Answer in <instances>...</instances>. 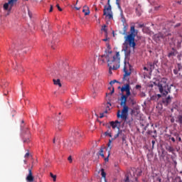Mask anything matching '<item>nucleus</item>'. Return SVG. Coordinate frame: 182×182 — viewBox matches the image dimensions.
<instances>
[{"mask_svg": "<svg viewBox=\"0 0 182 182\" xmlns=\"http://www.w3.org/2000/svg\"><path fill=\"white\" fill-rule=\"evenodd\" d=\"M100 62L107 63L109 73L112 75V70H117L120 68V53L117 52L115 55L109 58V52L106 51L105 55L99 56Z\"/></svg>", "mask_w": 182, "mask_h": 182, "instance_id": "obj_1", "label": "nucleus"}, {"mask_svg": "<svg viewBox=\"0 0 182 182\" xmlns=\"http://www.w3.org/2000/svg\"><path fill=\"white\" fill-rule=\"evenodd\" d=\"M132 90V87H130V84H124L121 87V92L122 94L121 98H120V106L123 107V113H127V110H129V107L126 105L127 103V99L129 98V96H132V97H136L137 96V92L133 91L132 92H130Z\"/></svg>", "mask_w": 182, "mask_h": 182, "instance_id": "obj_2", "label": "nucleus"}, {"mask_svg": "<svg viewBox=\"0 0 182 182\" xmlns=\"http://www.w3.org/2000/svg\"><path fill=\"white\" fill-rule=\"evenodd\" d=\"M158 87L160 93L164 97L167 96L168 93L171 92L170 90L171 87H168V85H167V82L164 78L158 82Z\"/></svg>", "mask_w": 182, "mask_h": 182, "instance_id": "obj_3", "label": "nucleus"}, {"mask_svg": "<svg viewBox=\"0 0 182 182\" xmlns=\"http://www.w3.org/2000/svg\"><path fill=\"white\" fill-rule=\"evenodd\" d=\"M127 116H129V109L127 111V112H123L122 109L121 114L120 110H118L117 113V117L118 119H122V120H124V122H126L127 124H128L129 127H133V117L127 118Z\"/></svg>", "mask_w": 182, "mask_h": 182, "instance_id": "obj_4", "label": "nucleus"}, {"mask_svg": "<svg viewBox=\"0 0 182 182\" xmlns=\"http://www.w3.org/2000/svg\"><path fill=\"white\" fill-rule=\"evenodd\" d=\"M105 0H100L101 5H105ZM107 6H104L103 15L108 19H113V13L112 12V6L110 5V0H107Z\"/></svg>", "mask_w": 182, "mask_h": 182, "instance_id": "obj_5", "label": "nucleus"}, {"mask_svg": "<svg viewBox=\"0 0 182 182\" xmlns=\"http://www.w3.org/2000/svg\"><path fill=\"white\" fill-rule=\"evenodd\" d=\"M136 37L132 36H124V46H129L130 48H133L134 49L136 48V42L134 41Z\"/></svg>", "mask_w": 182, "mask_h": 182, "instance_id": "obj_6", "label": "nucleus"}, {"mask_svg": "<svg viewBox=\"0 0 182 182\" xmlns=\"http://www.w3.org/2000/svg\"><path fill=\"white\" fill-rule=\"evenodd\" d=\"M124 77H127V76H130L132 75V65H130V63L126 62V60L124 62Z\"/></svg>", "mask_w": 182, "mask_h": 182, "instance_id": "obj_7", "label": "nucleus"}, {"mask_svg": "<svg viewBox=\"0 0 182 182\" xmlns=\"http://www.w3.org/2000/svg\"><path fill=\"white\" fill-rule=\"evenodd\" d=\"M18 0H8V2L4 4L5 11H12V7L16 5Z\"/></svg>", "mask_w": 182, "mask_h": 182, "instance_id": "obj_8", "label": "nucleus"}, {"mask_svg": "<svg viewBox=\"0 0 182 182\" xmlns=\"http://www.w3.org/2000/svg\"><path fill=\"white\" fill-rule=\"evenodd\" d=\"M23 141L25 144L31 143V132L26 128V134L23 135Z\"/></svg>", "mask_w": 182, "mask_h": 182, "instance_id": "obj_9", "label": "nucleus"}, {"mask_svg": "<svg viewBox=\"0 0 182 182\" xmlns=\"http://www.w3.org/2000/svg\"><path fill=\"white\" fill-rule=\"evenodd\" d=\"M50 38H52L51 48L52 49H55V48H56V43L59 42V41H58V34L56 33H53L50 35Z\"/></svg>", "mask_w": 182, "mask_h": 182, "instance_id": "obj_10", "label": "nucleus"}, {"mask_svg": "<svg viewBox=\"0 0 182 182\" xmlns=\"http://www.w3.org/2000/svg\"><path fill=\"white\" fill-rule=\"evenodd\" d=\"M72 136L75 140H79L82 137V132H80V129L76 128L73 130Z\"/></svg>", "mask_w": 182, "mask_h": 182, "instance_id": "obj_11", "label": "nucleus"}, {"mask_svg": "<svg viewBox=\"0 0 182 182\" xmlns=\"http://www.w3.org/2000/svg\"><path fill=\"white\" fill-rule=\"evenodd\" d=\"M61 71L64 73L65 76L69 75V73L70 72V67L69 66V64H63Z\"/></svg>", "mask_w": 182, "mask_h": 182, "instance_id": "obj_12", "label": "nucleus"}, {"mask_svg": "<svg viewBox=\"0 0 182 182\" xmlns=\"http://www.w3.org/2000/svg\"><path fill=\"white\" fill-rule=\"evenodd\" d=\"M27 182H33L35 180V178L33 177V175L32 174V169L29 168L28 169V174L26 178Z\"/></svg>", "mask_w": 182, "mask_h": 182, "instance_id": "obj_13", "label": "nucleus"}, {"mask_svg": "<svg viewBox=\"0 0 182 182\" xmlns=\"http://www.w3.org/2000/svg\"><path fill=\"white\" fill-rule=\"evenodd\" d=\"M137 33H139V31L136 30L134 26H132L130 27V34H129L128 36H134V38H136V36H137Z\"/></svg>", "mask_w": 182, "mask_h": 182, "instance_id": "obj_14", "label": "nucleus"}, {"mask_svg": "<svg viewBox=\"0 0 182 182\" xmlns=\"http://www.w3.org/2000/svg\"><path fill=\"white\" fill-rule=\"evenodd\" d=\"M122 50H124L126 58H129V56H130V53H132V51L130 50V48H129V46H124Z\"/></svg>", "mask_w": 182, "mask_h": 182, "instance_id": "obj_15", "label": "nucleus"}, {"mask_svg": "<svg viewBox=\"0 0 182 182\" xmlns=\"http://www.w3.org/2000/svg\"><path fill=\"white\" fill-rule=\"evenodd\" d=\"M162 103L164 105H166V106H167L168 105H170V103H171V97L168 96L166 98L163 99Z\"/></svg>", "mask_w": 182, "mask_h": 182, "instance_id": "obj_16", "label": "nucleus"}, {"mask_svg": "<svg viewBox=\"0 0 182 182\" xmlns=\"http://www.w3.org/2000/svg\"><path fill=\"white\" fill-rule=\"evenodd\" d=\"M149 65L151 72H153V70H154L156 66H157V61H154V63H149Z\"/></svg>", "mask_w": 182, "mask_h": 182, "instance_id": "obj_17", "label": "nucleus"}, {"mask_svg": "<svg viewBox=\"0 0 182 182\" xmlns=\"http://www.w3.org/2000/svg\"><path fill=\"white\" fill-rule=\"evenodd\" d=\"M128 102H129V103H131V105H136V100L134 99V97H133V96L128 97Z\"/></svg>", "mask_w": 182, "mask_h": 182, "instance_id": "obj_18", "label": "nucleus"}, {"mask_svg": "<svg viewBox=\"0 0 182 182\" xmlns=\"http://www.w3.org/2000/svg\"><path fill=\"white\" fill-rule=\"evenodd\" d=\"M83 8L84 9H82V12L85 14V16H87V15H90V11H89V7L85 6Z\"/></svg>", "mask_w": 182, "mask_h": 182, "instance_id": "obj_19", "label": "nucleus"}, {"mask_svg": "<svg viewBox=\"0 0 182 182\" xmlns=\"http://www.w3.org/2000/svg\"><path fill=\"white\" fill-rule=\"evenodd\" d=\"M53 82L55 86H59V87H62V83H60V80L57 79V80H53Z\"/></svg>", "mask_w": 182, "mask_h": 182, "instance_id": "obj_20", "label": "nucleus"}, {"mask_svg": "<svg viewBox=\"0 0 182 182\" xmlns=\"http://www.w3.org/2000/svg\"><path fill=\"white\" fill-rule=\"evenodd\" d=\"M156 41H160V39H164V35L163 33H158L155 35Z\"/></svg>", "mask_w": 182, "mask_h": 182, "instance_id": "obj_21", "label": "nucleus"}, {"mask_svg": "<svg viewBox=\"0 0 182 182\" xmlns=\"http://www.w3.org/2000/svg\"><path fill=\"white\" fill-rule=\"evenodd\" d=\"M123 26L122 35H126V33H127V30L129 29V24H124Z\"/></svg>", "mask_w": 182, "mask_h": 182, "instance_id": "obj_22", "label": "nucleus"}, {"mask_svg": "<svg viewBox=\"0 0 182 182\" xmlns=\"http://www.w3.org/2000/svg\"><path fill=\"white\" fill-rule=\"evenodd\" d=\"M121 133H122V131L119 129L118 133L114 136V138H112V140H116V139L120 136Z\"/></svg>", "mask_w": 182, "mask_h": 182, "instance_id": "obj_23", "label": "nucleus"}, {"mask_svg": "<svg viewBox=\"0 0 182 182\" xmlns=\"http://www.w3.org/2000/svg\"><path fill=\"white\" fill-rule=\"evenodd\" d=\"M101 176L103 177L104 181H106V172H105V169H101Z\"/></svg>", "mask_w": 182, "mask_h": 182, "instance_id": "obj_24", "label": "nucleus"}, {"mask_svg": "<svg viewBox=\"0 0 182 182\" xmlns=\"http://www.w3.org/2000/svg\"><path fill=\"white\" fill-rule=\"evenodd\" d=\"M74 76L76 77V79H79L82 77V73H80L79 71H77L76 75H74Z\"/></svg>", "mask_w": 182, "mask_h": 182, "instance_id": "obj_25", "label": "nucleus"}, {"mask_svg": "<svg viewBox=\"0 0 182 182\" xmlns=\"http://www.w3.org/2000/svg\"><path fill=\"white\" fill-rule=\"evenodd\" d=\"M109 110H110V107H109V102H107L104 113H108Z\"/></svg>", "mask_w": 182, "mask_h": 182, "instance_id": "obj_26", "label": "nucleus"}, {"mask_svg": "<svg viewBox=\"0 0 182 182\" xmlns=\"http://www.w3.org/2000/svg\"><path fill=\"white\" fill-rule=\"evenodd\" d=\"M166 150H168V151H169V153H173L174 151V148H173L172 146H168L166 148Z\"/></svg>", "mask_w": 182, "mask_h": 182, "instance_id": "obj_27", "label": "nucleus"}, {"mask_svg": "<svg viewBox=\"0 0 182 182\" xmlns=\"http://www.w3.org/2000/svg\"><path fill=\"white\" fill-rule=\"evenodd\" d=\"M178 123H180V124H182V115L178 116V120H176Z\"/></svg>", "mask_w": 182, "mask_h": 182, "instance_id": "obj_28", "label": "nucleus"}, {"mask_svg": "<svg viewBox=\"0 0 182 182\" xmlns=\"http://www.w3.org/2000/svg\"><path fill=\"white\" fill-rule=\"evenodd\" d=\"M110 126L112 127V129H116V127H117V124L113 121L110 122Z\"/></svg>", "mask_w": 182, "mask_h": 182, "instance_id": "obj_29", "label": "nucleus"}, {"mask_svg": "<svg viewBox=\"0 0 182 182\" xmlns=\"http://www.w3.org/2000/svg\"><path fill=\"white\" fill-rule=\"evenodd\" d=\"M99 154L101 156V157L105 158V154H103V148L100 149Z\"/></svg>", "mask_w": 182, "mask_h": 182, "instance_id": "obj_30", "label": "nucleus"}, {"mask_svg": "<svg viewBox=\"0 0 182 182\" xmlns=\"http://www.w3.org/2000/svg\"><path fill=\"white\" fill-rule=\"evenodd\" d=\"M60 126H63V121L58 122V130H61L62 128H60Z\"/></svg>", "mask_w": 182, "mask_h": 182, "instance_id": "obj_31", "label": "nucleus"}, {"mask_svg": "<svg viewBox=\"0 0 182 182\" xmlns=\"http://www.w3.org/2000/svg\"><path fill=\"white\" fill-rule=\"evenodd\" d=\"M50 177L53 178V181H56V175H53V173H50Z\"/></svg>", "mask_w": 182, "mask_h": 182, "instance_id": "obj_32", "label": "nucleus"}, {"mask_svg": "<svg viewBox=\"0 0 182 182\" xmlns=\"http://www.w3.org/2000/svg\"><path fill=\"white\" fill-rule=\"evenodd\" d=\"M116 4L117 5L119 9H122V6H120V0H116Z\"/></svg>", "mask_w": 182, "mask_h": 182, "instance_id": "obj_33", "label": "nucleus"}, {"mask_svg": "<svg viewBox=\"0 0 182 182\" xmlns=\"http://www.w3.org/2000/svg\"><path fill=\"white\" fill-rule=\"evenodd\" d=\"M122 22L123 25H127V23L126 22V18L122 17Z\"/></svg>", "mask_w": 182, "mask_h": 182, "instance_id": "obj_34", "label": "nucleus"}, {"mask_svg": "<svg viewBox=\"0 0 182 182\" xmlns=\"http://www.w3.org/2000/svg\"><path fill=\"white\" fill-rule=\"evenodd\" d=\"M151 100H159L157 99V96H156V95H152V96L151 97Z\"/></svg>", "mask_w": 182, "mask_h": 182, "instance_id": "obj_35", "label": "nucleus"}, {"mask_svg": "<svg viewBox=\"0 0 182 182\" xmlns=\"http://www.w3.org/2000/svg\"><path fill=\"white\" fill-rule=\"evenodd\" d=\"M113 141V139H109V142H108V147H109V149L111 150L112 149V146L111 144H112V141Z\"/></svg>", "mask_w": 182, "mask_h": 182, "instance_id": "obj_36", "label": "nucleus"}, {"mask_svg": "<svg viewBox=\"0 0 182 182\" xmlns=\"http://www.w3.org/2000/svg\"><path fill=\"white\" fill-rule=\"evenodd\" d=\"M177 68H178V70L180 72V70H181L182 69V65L181 63H178L177 64Z\"/></svg>", "mask_w": 182, "mask_h": 182, "instance_id": "obj_37", "label": "nucleus"}, {"mask_svg": "<svg viewBox=\"0 0 182 182\" xmlns=\"http://www.w3.org/2000/svg\"><path fill=\"white\" fill-rule=\"evenodd\" d=\"M102 31H104V32H105V33H107V29L106 28V26H103L102 27Z\"/></svg>", "mask_w": 182, "mask_h": 182, "instance_id": "obj_38", "label": "nucleus"}, {"mask_svg": "<svg viewBox=\"0 0 182 182\" xmlns=\"http://www.w3.org/2000/svg\"><path fill=\"white\" fill-rule=\"evenodd\" d=\"M114 83H119V82L116 80H114L109 82V85H114Z\"/></svg>", "mask_w": 182, "mask_h": 182, "instance_id": "obj_39", "label": "nucleus"}, {"mask_svg": "<svg viewBox=\"0 0 182 182\" xmlns=\"http://www.w3.org/2000/svg\"><path fill=\"white\" fill-rule=\"evenodd\" d=\"M171 56H176V53L174 52H171L168 53V58H170Z\"/></svg>", "mask_w": 182, "mask_h": 182, "instance_id": "obj_40", "label": "nucleus"}, {"mask_svg": "<svg viewBox=\"0 0 182 182\" xmlns=\"http://www.w3.org/2000/svg\"><path fill=\"white\" fill-rule=\"evenodd\" d=\"M80 43H82V40H78L76 43L75 45H77V46H79V45H80Z\"/></svg>", "mask_w": 182, "mask_h": 182, "instance_id": "obj_41", "label": "nucleus"}, {"mask_svg": "<svg viewBox=\"0 0 182 182\" xmlns=\"http://www.w3.org/2000/svg\"><path fill=\"white\" fill-rule=\"evenodd\" d=\"M105 136H109V137H112V133L106 132L105 133Z\"/></svg>", "mask_w": 182, "mask_h": 182, "instance_id": "obj_42", "label": "nucleus"}, {"mask_svg": "<svg viewBox=\"0 0 182 182\" xmlns=\"http://www.w3.org/2000/svg\"><path fill=\"white\" fill-rule=\"evenodd\" d=\"M178 70H177V68H175L174 70H173V73H174V75H178Z\"/></svg>", "mask_w": 182, "mask_h": 182, "instance_id": "obj_43", "label": "nucleus"}, {"mask_svg": "<svg viewBox=\"0 0 182 182\" xmlns=\"http://www.w3.org/2000/svg\"><path fill=\"white\" fill-rule=\"evenodd\" d=\"M29 156H30V154H29V151H28V152L25 154L24 157H25V159H28V158H29Z\"/></svg>", "mask_w": 182, "mask_h": 182, "instance_id": "obj_44", "label": "nucleus"}, {"mask_svg": "<svg viewBox=\"0 0 182 182\" xmlns=\"http://www.w3.org/2000/svg\"><path fill=\"white\" fill-rule=\"evenodd\" d=\"M119 11H121V13H120L121 18H124V15H123V10H122V8L121 9H119Z\"/></svg>", "mask_w": 182, "mask_h": 182, "instance_id": "obj_45", "label": "nucleus"}, {"mask_svg": "<svg viewBox=\"0 0 182 182\" xmlns=\"http://www.w3.org/2000/svg\"><path fill=\"white\" fill-rule=\"evenodd\" d=\"M156 99H158V100H159V99H160V97H161V94H157V95H156Z\"/></svg>", "mask_w": 182, "mask_h": 182, "instance_id": "obj_46", "label": "nucleus"}, {"mask_svg": "<svg viewBox=\"0 0 182 182\" xmlns=\"http://www.w3.org/2000/svg\"><path fill=\"white\" fill-rule=\"evenodd\" d=\"M56 6H57L58 11H60L61 12L62 8H60V6H59V4H57Z\"/></svg>", "mask_w": 182, "mask_h": 182, "instance_id": "obj_47", "label": "nucleus"}, {"mask_svg": "<svg viewBox=\"0 0 182 182\" xmlns=\"http://www.w3.org/2000/svg\"><path fill=\"white\" fill-rule=\"evenodd\" d=\"M109 156H110V154H109L107 157L105 159V161H106V162L109 161Z\"/></svg>", "mask_w": 182, "mask_h": 182, "instance_id": "obj_48", "label": "nucleus"}, {"mask_svg": "<svg viewBox=\"0 0 182 182\" xmlns=\"http://www.w3.org/2000/svg\"><path fill=\"white\" fill-rule=\"evenodd\" d=\"M105 117V113L100 114V119H103Z\"/></svg>", "mask_w": 182, "mask_h": 182, "instance_id": "obj_49", "label": "nucleus"}, {"mask_svg": "<svg viewBox=\"0 0 182 182\" xmlns=\"http://www.w3.org/2000/svg\"><path fill=\"white\" fill-rule=\"evenodd\" d=\"M68 161H69L70 163H72V156H69V157L68 158Z\"/></svg>", "mask_w": 182, "mask_h": 182, "instance_id": "obj_50", "label": "nucleus"}, {"mask_svg": "<svg viewBox=\"0 0 182 182\" xmlns=\"http://www.w3.org/2000/svg\"><path fill=\"white\" fill-rule=\"evenodd\" d=\"M53 11V6L50 5L49 12H52Z\"/></svg>", "mask_w": 182, "mask_h": 182, "instance_id": "obj_51", "label": "nucleus"}, {"mask_svg": "<svg viewBox=\"0 0 182 182\" xmlns=\"http://www.w3.org/2000/svg\"><path fill=\"white\" fill-rule=\"evenodd\" d=\"M114 93V87H112V90L109 93V95H113Z\"/></svg>", "mask_w": 182, "mask_h": 182, "instance_id": "obj_52", "label": "nucleus"}, {"mask_svg": "<svg viewBox=\"0 0 182 182\" xmlns=\"http://www.w3.org/2000/svg\"><path fill=\"white\" fill-rule=\"evenodd\" d=\"M152 143V147H154V144H156V141L153 140L151 141Z\"/></svg>", "mask_w": 182, "mask_h": 182, "instance_id": "obj_53", "label": "nucleus"}, {"mask_svg": "<svg viewBox=\"0 0 182 182\" xmlns=\"http://www.w3.org/2000/svg\"><path fill=\"white\" fill-rule=\"evenodd\" d=\"M171 140H172V141L174 143L176 141V139H174V137H171Z\"/></svg>", "mask_w": 182, "mask_h": 182, "instance_id": "obj_54", "label": "nucleus"}, {"mask_svg": "<svg viewBox=\"0 0 182 182\" xmlns=\"http://www.w3.org/2000/svg\"><path fill=\"white\" fill-rule=\"evenodd\" d=\"M147 133H148V134H151V133H153V131L149 130V131L147 132Z\"/></svg>", "mask_w": 182, "mask_h": 182, "instance_id": "obj_55", "label": "nucleus"}, {"mask_svg": "<svg viewBox=\"0 0 182 182\" xmlns=\"http://www.w3.org/2000/svg\"><path fill=\"white\" fill-rule=\"evenodd\" d=\"M114 123H116V124H120V122H119V121H115Z\"/></svg>", "mask_w": 182, "mask_h": 182, "instance_id": "obj_56", "label": "nucleus"}, {"mask_svg": "<svg viewBox=\"0 0 182 182\" xmlns=\"http://www.w3.org/2000/svg\"><path fill=\"white\" fill-rule=\"evenodd\" d=\"M139 87H141V86L139 85H136V89H139Z\"/></svg>", "mask_w": 182, "mask_h": 182, "instance_id": "obj_57", "label": "nucleus"}, {"mask_svg": "<svg viewBox=\"0 0 182 182\" xmlns=\"http://www.w3.org/2000/svg\"><path fill=\"white\" fill-rule=\"evenodd\" d=\"M180 25H181V23H178L175 26V28H177L178 26H180Z\"/></svg>", "mask_w": 182, "mask_h": 182, "instance_id": "obj_58", "label": "nucleus"}, {"mask_svg": "<svg viewBox=\"0 0 182 182\" xmlns=\"http://www.w3.org/2000/svg\"><path fill=\"white\" fill-rule=\"evenodd\" d=\"M75 9L77 11H79V9H80V7H75Z\"/></svg>", "mask_w": 182, "mask_h": 182, "instance_id": "obj_59", "label": "nucleus"}, {"mask_svg": "<svg viewBox=\"0 0 182 182\" xmlns=\"http://www.w3.org/2000/svg\"><path fill=\"white\" fill-rule=\"evenodd\" d=\"M144 70H149V69L146 67H144Z\"/></svg>", "mask_w": 182, "mask_h": 182, "instance_id": "obj_60", "label": "nucleus"}, {"mask_svg": "<svg viewBox=\"0 0 182 182\" xmlns=\"http://www.w3.org/2000/svg\"><path fill=\"white\" fill-rule=\"evenodd\" d=\"M55 141H56V139L54 138L53 140V143L55 144Z\"/></svg>", "mask_w": 182, "mask_h": 182, "instance_id": "obj_61", "label": "nucleus"}, {"mask_svg": "<svg viewBox=\"0 0 182 182\" xmlns=\"http://www.w3.org/2000/svg\"><path fill=\"white\" fill-rule=\"evenodd\" d=\"M66 103H67V105H68V106H70V102H69V101H68Z\"/></svg>", "mask_w": 182, "mask_h": 182, "instance_id": "obj_62", "label": "nucleus"}, {"mask_svg": "<svg viewBox=\"0 0 182 182\" xmlns=\"http://www.w3.org/2000/svg\"><path fill=\"white\" fill-rule=\"evenodd\" d=\"M178 141H181V137H178Z\"/></svg>", "mask_w": 182, "mask_h": 182, "instance_id": "obj_63", "label": "nucleus"}, {"mask_svg": "<svg viewBox=\"0 0 182 182\" xmlns=\"http://www.w3.org/2000/svg\"><path fill=\"white\" fill-rule=\"evenodd\" d=\"M103 41L104 42H106V41H107V38H105Z\"/></svg>", "mask_w": 182, "mask_h": 182, "instance_id": "obj_64", "label": "nucleus"}]
</instances>
